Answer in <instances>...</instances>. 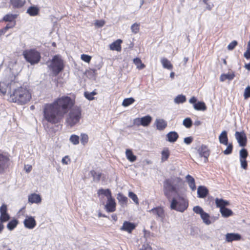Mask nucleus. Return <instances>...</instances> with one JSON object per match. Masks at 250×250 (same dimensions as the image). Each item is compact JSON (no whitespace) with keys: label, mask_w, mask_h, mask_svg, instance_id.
<instances>
[{"label":"nucleus","mask_w":250,"mask_h":250,"mask_svg":"<svg viewBox=\"0 0 250 250\" xmlns=\"http://www.w3.org/2000/svg\"><path fill=\"white\" fill-rule=\"evenodd\" d=\"M16 25V21H14L13 23V22H10L9 23H8L6 26L5 27H4L3 28H2V29L3 30V31L4 32V33H5L10 28H12L13 27H14Z\"/></svg>","instance_id":"nucleus-52"},{"label":"nucleus","mask_w":250,"mask_h":250,"mask_svg":"<svg viewBox=\"0 0 250 250\" xmlns=\"http://www.w3.org/2000/svg\"><path fill=\"white\" fill-rule=\"evenodd\" d=\"M10 155L0 149V174L3 173L9 168Z\"/></svg>","instance_id":"nucleus-8"},{"label":"nucleus","mask_w":250,"mask_h":250,"mask_svg":"<svg viewBox=\"0 0 250 250\" xmlns=\"http://www.w3.org/2000/svg\"><path fill=\"white\" fill-rule=\"evenodd\" d=\"M235 75L233 72L228 74H223L220 76V80L221 82H224L226 80H232L234 79Z\"/></svg>","instance_id":"nucleus-32"},{"label":"nucleus","mask_w":250,"mask_h":250,"mask_svg":"<svg viewBox=\"0 0 250 250\" xmlns=\"http://www.w3.org/2000/svg\"><path fill=\"white\" fill-rule=\"evenodd\" d=\"M184 143L187 145L191 144L193 141V138L191 137H186L184 139Z\"/></svg>","instance_id":"nucleus-59"},{"label":"nucleus","mask_w":250,"mask_h":250,"mask_svg":"<svg viewBox=\"0 0 250 250\" xmlns=\"http://www.w3.org/2000/svg\"><path fill=\"white\" fill-rule=\"evenodd\" d=\"M24 227L29 229H32L36 226V222L32 216H27L23 221Z\"/></svg>","instance_id":"nucleus-13"},{"label":"nucleus","mask_w":250,"mask_h":250,"mask_svg":"<svg viewBox=\"0 0 250 250\" xmlns=\"http://www.w3.org/2000/svg\"><path fill=\"white\" fill-rule=\"evenodd\" d=\"M248 152L246 149L243 148L240 151V159H247L248 156Z\"/></svg>","instance_id":"nucleus-47"},{"label":"nucleus","mask_w":250,"mask_h":250,"mask_svg":"<svg viewBox=\"0 0 250 250\" xmlns=\"http://www.w3.org/2000/svg\"><path fill=\"white\" fill-rule=\"evenodd\" d=\"M166 136L167 141L173 143L177 141L179 137V135L175 131H170L167 134Z\"/></svg>","instance_id":"nucleus-23"},{"label":"nucleus","mask_w":250,"mask_h":250,"mask_svg":"<svg viewBox=\"0 0 250 250\" xmlns=\"http://www.w3.org/2000/svg\"><path fill=\"white\" fill-rule=\"evenodd\" d=\"M188 207V201L182 196L173 198L170 203V208L177 211L183 212Z\"/></svg>","instance_id":"nucleus-5"},{"label":"nucleus","mask_w":250,"mask_h":250,"mask_svg":"<svg viewBox=\"0 0 250 250\" xmlns=\"http://www.w3.org/2000/svg\"><path fill=\"white\" fill-rule=\"evenodd\" d=\"M161 161L162 163L167 161L170 155V151L169 148L167 147H164L161 152Z\"/></svg>","instance_id":"nucleus-18"},{"label":"nucleus","mask_w":250,"mask_h":250,"mask_svg":"<svg viewBox=\"0 0 250 250\" xmlns=\"http://www.w3.org/2000/svg\"><path fill=\"white\" fill-rule=\"evenodd\" d=\"M227 146L226 149L223 151V153L225 155H229L232 152L233 146L232 143H228V145H226Z\"/></svg>","instance_id":"nucleus-41"},{"label":"nucleus","mask_w":250,"mask_h":250,"mask_svg":"<svg viewBox=\"0 0 250 250\" xmlns=\"http://www.w3.org/2000/svg\"><path fill=\"white\" fill-rule=\"evenodd\" d=\"M6 88L2 85V83L0 82V93L3 95L6 93Z\"/></svg>","instance_id":"nucleus-60"},{"label":"nucleus","mask_w":250,"mask_h":250,"mask_svg":"<svg viewBox=\"0 0 250 250\" xmlns=\"http://www.w3.org/2000/svg\"><path fill=\"white\" fill-rule=\"evenodd\" d=\"M25 168L26 169V172H29L32 170V167L30 165H27L26 166H25Z\"/></svg>","instance_id":"nucleus-62"},{"label":"nucleus","mask_w":250,"mask_h":250,"mask_svg":"<svg viewBox=\"0 0 250 250\" xmlns=\"http://www.w3.org/2000/svg\"><path fill=\"white\" fill-rule=\"evenodd\" d=\"M125 155L127 160L131 162H135L137 159V157L133 154L132 150L126 149L125 151Z\"/></svg>","instance_id":"nucleus-31"},{"label":"nucleus","mask_w":250,"mask_h":250,"mask_svg":"<svg viewBox=\"0 0 250 250\" xmlns=\"http://www.w3.org/2000/svg\"><path fill=\"white\" fill-rule=\"evenodd\" d=\"M161 62L164 68L170 70L173 69V65L166 58H162L161 60Z\"/></svg>","instance_id":"nucleus-29"},{"label":"nucleus","mask_w":250,"mask_h":250,"mask_svg":"<svg viewBox=\"0 0 250 250\" xmlns=\"http://www.w3.org/2000/svg\"><path fill=\"white\" fill-rule=\"evenodd\" d=\"M39 8L35 6L29 7L27 10V13H28L30 16H37L39 15Z\"/></svg>","instance_id":"nucleus-28"},{"label":"nucleus","mask_w":250,"mask_h":250,"mask_svg":"<svg viewBox=\"0 0 250 250\" xmlns=\"http://www.w3.org/2000/svg\"><path fill=\"white\" fill-rule=\"evenodd\" d=\"M42 201V198L40 195L36 193H32L28 196V202L31 204L40 203Z\"/></svg>","instance_id":"nucleus-20"},{"label":"nucleus","mask_w":250,"mask_h":250,"mask_svg":"<svg viewBox=\"0 0 250 250\" xmlns=\"http://www.w3.org/2000/svg\"><path fill=\"white\" fill-rule=\"evenodd\" d=\"M241 238V235L238 233H228L226 234V241L228 243L234 241H239Z\"/></svg>","instance_id":"nucleus-14"},{"label":"nucleus","mask_w":250,"mask_h":250,"mask_svg":"<svg viewBox=\"0 0 250 250\" xmlns=\"http://www.w3.org/2000/svg\"><path fill=\"white\" fill-rule=\"evenodd\" d=\"M123 41L121 39H118L109 45V48L111 50L121 52L122 50L121 44Z\"/></svg>","instance_id":"nucleus-16"},{"label":"nucleus","mask_w":250,"mask_h":250,"mask_svg":"<svg viewBox=\"0 0 250 250\" xmlns=\"http://www.w3.org/2000/svg\"><path fill=\"white\" fill-rule=\"evenodd\" d=\"M117 199L122 206H126L128 202L127 198L122 193H119L117 195Z\"/></svg>","instance_id":"nucleus-27"},{"label":"nucleus","mask_w":250,"mask_h":250,"mask_svg":"<svg viewBox=\"0 0 250 250\" xmlns=\"http://www.w3.org/2000/svg\"><path fill=\"white\" fill-rule=\"evenodd\" d=\"M97 94V93L96 92V90L95 89L91 92H89L87 91L84 92V96L87 100L89 101H92L94 100V96Z\"/></svg>","instance_id":"nucleus-37"},{"label":"nucleus","mask_w":250,"mask_h":250,"mask_svg":"<svg viewBox=\"0 0 250 250\" xmlns=\"http://www.w3.org/2000/svg\"><path fill=\"white\" fill-rule=\"evenodd\" d=\"M245 67L248 69L250 70V62L249 63L246 64L245 65Z\"/></svg>","instance_id":"nucleus-63"},{"label":"nucleus","mask_w":250,"mask_h":250,"mask_svg":"<svg viewBox=\"0 0 250 250\" xmlns=\"http://www.w3.org/2000/svg\"><path fill=\"white\" fill-rule=\"evenodd\" d=\"M237 45V42L236 41H233L231 42L228 46L227 48L229 50H233Z\"/></svg>","instance_id":"nucleus-54"},{"label":"nucleus","mask_w":250,"mask_h":250,"mask_svg":"<svg viewBox=\"0 0 250 250\" xmlns=\"http://www.w3.org/2000/svg\"><path fill=\"white\" fill-rule=\"evenodd\" d=\"M186 101V96L183 95H179L174 99V102L176 104L183 103Z\"/></svg>","instance_id":"nucleus-40"},{"label":"nucleus","mask_w":250,"mask_h":250,"mask_svg":"<svg viewBox=\"0 0 250 250\" xmlns=\"http://www.w3.org/2000/svg\"><path fill=\"white\" fill-rule=\"evenodd\" d=\"M140 250H152V247L147 243L143 245Z\"/></svg>","instance_id":"nucleus-57"},{"label":"nucleus","mask_w":250,"mask_h":250,"mask_svg":"<svg viewBox=\"0 0 250 250\" xmlns=\"http://www.w3.org/2000/svg\"><path fill=\"white\" fill-rule=\"evenodd\" d=\"M75 104V99L62 96L51 103L44 104L42 106L43 120L52 125L59 124L69 112L66 121L70 126H74L80 122L82 112L81 107L74 106Z\"/></svg>","instance_id":"nucleus-1"},{"label":"nucleus","mask_w":250,"mask_h":250,"mask_svg":"<svg viewBox=\"0 0 250 250\" xmlns=\"http://www.w3.org/2000/svg\"><path fill=\"white\" fill-rule=\"evenodd\" d=\"M219 140L220 144L227 145L228 143V137L227 132L225 130L223 131L219 136Z\"/></svg>","instance_id":"nucleus-24"},{"label":"nucleus","mask_w":250,"mask_h":250,"mask_svg":"<svg viewBox=\"0 0 250 250\" xmlns=\"http://www.w3.org/2000/svg\"><path fill=\"white\" fill-rule=\"evenodd\" d=\"M62 164L67 165L70 162V159L68 156H65L62 159Z\"/></svg>","instance_id":"nucleus-58"},{"label":"nucleus","mask_w":250,"mask_h":250,"mask_svg":"<svg viewBox=\"0 0 250 250\" xmlns=\"http://www.w3.org/2000/svg\"><path fill=\"white\" fill-rule=\"evenodd\" d=\"M31 98L30 90L26 86L21 85L11 90L8 100L11 103L24 105L28 103Z\"/></svg>","instance_id":"nucleus-2"},{"label":"nucleus","mask_w":250,"mask_h":250,"mask_svg":"<svg viewBox=\"0 0 250 250\" xmlns=\"http://www.w3.org/2000/svg\"><path fill=\"white\" fill-rule=\"evenodd\" d=\"M91 176H92L94 180L99 181L101 178L102 173L97 172L96 171L92 170L90 171Z\"/></svg>","instance_id":"nucleus-42"},{"label":"nucleus","mask_w":250,"mask_h":250,"mask_svg":"<svg viewBox=\"0 0 250 250\" xmlns=\"http://www.w3.org/2000/svg\"><path fill=\"white\" fill-rule=\"evenodd\" d=\"M175 73L173 72H171L170 74V77L171 79H173L174 78Z\"/></svg>","instance_id":"nucleus-64"},{"label":"nucleus","mask_w":250,"mask_h":250,"mask_svg":"<svg viewBox=\"0 0 250 250\" xmlns=\"http://www.w3.org/2000/svg\"><path fill=\"white\" fill-rule=\"evenodd\" d=\"M215 201L216 207L217 208H219L220 210L221 208H223L229 205V201L224 200L222 199L216 198Z\"/></svg>","instance_id":"nucleus-25"},{"label":"nucleus","mask_w":250,"mask_h":250,"mask_svg":"<svg viewBox=\"0 0 250 250\" xmlns=\"http://www.w3.org/2000/svg\"><path fill=\"white\" fill-rule=\"evenodd\" d=\"M81 58L83 61L89 63L90 62L92 58L88 55L82 54L81 56Z\"/></svg>","instance_id":"nucleus-51"},{"label":"nucleus","mask_w":250,"mask_h":250,"mask_svg":"<svg viewBox=\"0 0 250 250\" xmlns=\"http://www.w3.org/2000/svg\"><path fill=\"white\" fill-rule=\"evenodd\" d=\"M198 151L201 157H205L207 160L209 156V150L205 145H202L198 149Z\"/></svg>","instance_id":"nucleus-19"},{"label":"nucleus","mask_w":250,"mask_h":250,"mask_svg":"<svg viewBox=\"0 0 250 250\" xmlns=\"http://www.w3.org/2000/svg\"><path fill=\"white\" fill-rule=\"evenodd\" d=\"M128 196L130 198L136 205H139V202L137 196L133 192H128Z\"/></svg>","instance_id":"nucleus-43"},{"label":"nucleus","mask_w":250,"mask_h":250,"mask_svg":"<svg viewBox=\"0 0 250 250\" xmlns=\"http://www.w3.org/2000/svg\"><path fill=\"white\" fill-rule=\"evenodd\" d=\"M193 210L197 214H199L200 215L204 212L203 208L200 206H197L193 208Z\"/></svg>","instance_id":"nucleus-49"},{"label":"nucleus","mask_w":250,"mask_h":250,"mask_svg":"<svg viewBox=\"0 0 250 250\" xmlns=\"http://www.w3.org/2000/svg\"><path fill=\"white\" fill-rule=\"evenodd\" d=\"M183 125L187 128H190L192 125V122L190 118H187L183 121Z\"/></svg>","instance_id":"nucleus-45"},{"label":"nucleus","mask_w":250,"mask_h":250,"mask_svg":"<svg viewBox=\"0 0 250 250\" xmlns=\"http://www.w3.org/2000/svg\"><path fill=\"white\" fill-rule=\"evenodd\" d=\"M182 183V179L179 177H171L164 181L163 191L165 196L167 199L170 198L171 193L178 192Z\"/></svg>","instance_id":"nucleus-3"},{"label":"nucleus","mask_w":250,"mask_h":250,"mask_svg":"<svg viewBox=\"0 0 250 250\" xmlns=\"http://www.w3.org/2000/svg\"><path fill=\"white\" fill-rule=\"evenodd\" d=\"M186 179L192 191H195L196 189V187L194 178L190 175L188 174L186 176Z\"/></svg>","instance_id":"nucleus-22"},{"label":"nucleus","mask_w":250,"mask_h":250,"mask_svg":"<svg viewBox=\"0 0 250 250\" xmlns=\"http://www.w3.org/2000/svg\"><path fill=\"white\" fill-rule=\"evenodd\" d=\"M152 120L150 116L147 115L141 118H136L134 120V123L138 125H141L144 126H147L150 124Z\"/></svg>","instance_id":"nucleus-10"},{"label":"nucleus","mask_w":250,"mask_h":250,"mask_svg":"<svg viewBox=\"0 0 250 250\" xmlns=\"http://www.w3.org/2000/svg\"><path fill=\"white\" fill-rule=\"evenodd\" d=\"M150 213L156 216V218L163 219L165 217V211L163 207H157L149 210Z\"/></svg>","instance_id":"nucleus-12"},{"label":"nucleus","mask_w":250,"mask_h":250,"mask_svg":"<svg viewBox=\"0 0 250 250\" xmlns=\"http://www.w3.org/2000/svg\"><path fill=\"white\" fill-rule=\"evenodd\" d=\"M133 62L136 65L137 68L139 70L143 69L146 67L145 64L142 62L141 60L139 58H134Z\"/></svg>","instance_id":"nucleus-34"},{"label":"nucleus","mask_w":250,"mask_h":250,"mask_svg":"<svg viewBox=\"0 0 250 250\" xmlns=\"http://www.w3.org/2000/svg\"><path fill=\"white\" fill-rule=\"evenodd\" d=\"M25 0H10V4L14 9L22 7L25 4Z\"/></svg>","instance_id":"nucleus-21"},{"label":"nucleus","mask_w":250,"mask_h":250,"mask_svg":"<svg viewBox=\"0 0 250 250\" xmlns=\"http://www.w3.org/2000/svg\"><path fill=\"white\" fill-rule=\"evenodd\" d=\"M220 211L222 215L224 217H228L232 215V211L230 209L226 207L221 208Z\"/></svg>","instance_id":"nucleus-35"},{"label":"nucleus","mask_w":250,"mask_h":250,"mask_svg":"<svg viewBox=\"0 0 250 250\" xmlns=\"http://www.w3.org/2000/svg\"><path fill=\"white\" fill-rule=\"evenodd\" d=\"M17 18V15L16 14H8L3 17L1 21L13 23L14 21H16L15 20Z\"/></svg>","instance_id":"nucleus-30"},{"label":"nucleus","mask_w":250,"mask_h":250,"mask_svg":"<svg viewBox=\"0 0 250 250\" xmlns=\"http://www.w3.org/2000/svg\"><path fill=\"white\" fill-rule=\"evenodd\" d=\"M105 24V21L104 20H96L95 22V26L101 27H103Z\"/></svg>","instance_id":"nucleus-55"},{"label":"nucleus","mask_w":250,"mask_h":250,"mask_svg":"<svg viewBox=\"0 0 250 250\" xmlns=\"http://www.w3.org/2000/svg\"><path fill=\"white\" fill-rule=\"evenodd\" d=\"M155 124L157 129L159 130H164L167 126V122L163 119H157Z\"/></svg>","instance_id":"nucleus-26"},{"label":"nucleus","mask_w":250,"mask_h":250,"mask_svg":"<svg viewBox=\"0 0 250 250\" xmlns=\"http://www.w3.org/2000/svg\"><path fill=\"white\" fill-rule=\"evenodd\" d=\"M131 29L134 34L138 33L140 30V24L137 23L133 24L131 27Z\"/></svg>","instance_id":"nucleus-48"},{"label":"nucleus","mask_w":250,"mask_h":250,"mask_svg":"<svg viewBox=\"0 0 250 250\" xmlns=\"http://www.w3.org/2000/svg\"><path fill=\"white\" fill-rule=\"evenodd\" d=\"M88 136L87 134L82 133L81 135V142L83 145H85L88 143Z\"/></svg>","instance_id":"nucleus-46"},{"label":"nucleus","mask_w":250,"mask_h":250,"mask_svg":"<svg viewBox=\"0 0 250 250\" xmlns=\"http://www.w3.org/2000/svg\"><path fill=\"white\" fill-rule=\"evenodd\" d=\"M134 102L135 100L133 98H126L123 100L122 105L124 107H126L132 104Z\"/></svg>","instance_id":"nucleus-39"},{"label":"nucleus","mask_w":250,"mask_h":250,"mask_svg":"<svg viewBox=\"0 0 250 250\" xmlns=\"http://www.w3.org/2000/svg\"><path fill=\"white\" fill-rule=\"evenodd\" d=\"M201 218L203 219V222L207 225H209L211 223V221L209 219L210 216L209 214L204 212L201 215Z\"/></svg>","instance_id":"nucleus-38"},{"label":"nucleus","mask_w":250,"mask_h":250,"mask_svg":"<svg viewBox=\"0 0 250 250\" xmlns=\"http://www.w3.org/2000/svg\"><path fill=\"white\" fill-rule=\"evenodd\" d=\"M135 228L136 225L134 223L128 221H125L121 228V229L122 230L125 231L129 233H131L132 230H134Z\"/></svg>","instance_id":"nucleus-15"},{"label":"nucleus","mask_w":250,"mask_h":250,"mask_svg":"<svg viewBox=\"0 0 250 250\" xmlns=\"http://www.w3.org/2000/svg\"><path fill=\"white\" fill-rule=\"evenodd\" d=\"M235 136L240 146L244 147L246 146L247 139L244 132H239L237 131L235 133Z\"/></svg>","instance_id":"nucleus-11"},{"label":"nucleus","mask_w":250,"mask_h":250,"mask_svg":"<svg viewBox=\"0 0 250 250\" xmlns=\"http://www.w3.org/2000/svg\"><path fill=\"white\" fill-rule=\"evenodd\" d=\"M208 194V188L203 186H199L197 188V196L200 198H205Z\"/></svg>","instance_id":"nucleus-17"},{"label":"nucleus","mask_w":250,"mask_h":250,"mask_svg":"<svg viewBox=\"0 0 250 250\" xmlns=\"http://www.w3.org/2000/svg\"><path fill=\"white\" fill-rule=\"evenodd\" d=\"M64 66L63 60L61 57L56 55L53 57L49 67L53 73L57 75L64 69Z\"/></svg>","instance_id":"nucleus-7"},{"label":"nucleus","mask_w":250,"mask_h":250,"mask_svg":"<svg viewBox=\"0 0 250 250\" xmlns=\"http://www.w3.org/2000/svg\"><path fill=\"white\" fill-rule=\"evenodd\" d=\"M241 167L244 169H247L248 168V162L247 159H240Z\"/></svg>","instance_id":"nucleus-50"},{"label":"nucleus","mask_w":250,"mask_h":250,"mask_svg":"<svg viewBox=\"0 0 250 250\" xmlns=\"http://www.w3.org/2000/svg\"><path fill=\"white\" fill-rule=\"evenodd\" d=\"M189 102L190 104L194 105L197 103V98L193 96L189 99Z\"/></svg>","instance_id":"nucleus-61"},{"label":"nucleus","mask_w":250,"mask_h":250,"mask_svg":"<svg viewBox=\"0 0 250 250\" xmlns=\"http://www.w3.org/2000/svg\"><path fill=\"white\" fill-rule=\"evenodd\" d=\"M10 215L8 212L7 205L3 204L0 207V233L3 231L4 226L3 223L8 221Z\"/></svg>","instance_id":"nucleus-9"},{"label":"nucleus","mask_w":250,"mask_h":250,"mask_svg":"<svg viewBox=\"0 0 250 250\" xmlns=\"http://www.w3.org/2000/svg\"><path fill=\"white\" fill-rule=\"evenodd\" d=\"M22 55L26 61L31 65L38 63L41 59L40 52L36 49L25 50Z\"/></svg>","instance_id":"nucleus-6"},{"label":"nucleus","mask_w":250,"mask_h":250,"mask_svg":"<svg viewBox=\"0 0 250 250\" xmlns=\"http://www.w3.org/2000/svg\"><path fill=\"white\" fill-rule=\"evenodd\" d=\"M244 97L245 99L250 97V86H248L245 89Z\"/></svg>","instance_id":"nucleus-53"},{"label":"nucleus","mask_w":250,"mask_h":250,"mask_svg":"<svg viewBox=\"0 0 250 250\" xmlns=\"http://www.w3.org/2000/svg\"><path fill=\"white\" fill-rule=\"evenodd\" d=\"M18 224V221L16 219H13L8 223L7 228L9 230H12L17 227Z\"/></svg>","instance_id":"nucleus-36"},{"label":"nucleus","mask_w":250,"mask_h":250,"mask_svg":"<svg viewBox=\"0 0 250 250\" xmlns=\"http://www.w3.org/2000/svg\"><path fill=\"white\" fill-rule=\"evenodd\" d=\"M97 195L100 199L104 198V196L107 198L105 209L108 212H114L116 209V203L114 198L112 196L111 190L107 189L100 188L97 191Z\"/></svg>","instance_id":"nucleus-4"},{"label":"nucleus","mask_w":250,"mask_h":250,"mask_svg":"<svg viewBox=\"0 0 250 250\" xmlns=\"http://www.w3.org/2000/svg\"><path fill=\"white\" fill-rule=\"evenodd\" d=\"M70 141L74 145L79 144V137L76 135H72L70 137Z\"/></svg>","instance_id":"nucleus-44"},{"label":"nucleus","mask_w":250,"mask_h":250,"mask_svg":"<svg viewBox=\"0 0 250 250\" xmlns=\"http://www.w3.org/2000/svg\"><path fill=\"white\" fill-rule=\"evenodd\" d=\"M244 55V57L247 59L250 58V45H249V44H248L247 45V50L245 52Z\"/></svg>","instance_id":"nucleus-56"},{"label":"nucleus","mask_w":250,"mask_h":250,"mask_svg":"<svg viewBox=\"0 0 250 250\" xmlns=\"http://www.w3.org/2000/svg\"><path fill=\"white\" fill-rule=\"evenodd\" d=\"M193 107L196 110L205 111L207 109V106L204 102H198L194 104Z\"/></svg>","instance_id":"nucleus-33"}]
</instances>
